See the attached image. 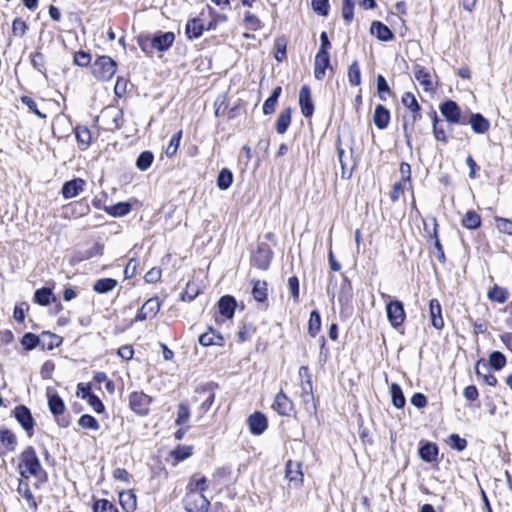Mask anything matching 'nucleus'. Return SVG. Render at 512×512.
Masks as SVG:
<instances>
[{"label": "nucleus", "mask_w": 512, "mask_h": 512, "mask_svg": "<svg viewBox=\"0 0 512 512\" xmlns=\"http://www.w3.org/2000/svg\"><path fill=\"white\" fill-rule=\"evenodd\" d=\"M175 40L173 32H159L153 37L150 35H140L137 38V43L141 50L146 54H152L153 50L166 51L168 50Z\"/></svg>", "instance_id": "1"}, {"label": "nucleus", "mask_w": 512, "mask_h": 512, "mask_svg": "<svg viewBox=\"0 0 512 512\" xmlns=\"http://www.w3.org/2000/svg\"><path fill=\"white\" fill-rule=\"evenodd\" d=\"M19 469L21 476L25 478L37 476L41 472V463L32 446H28L22 451L20 455Z\"/></svg>", "instance_id": "2"}, {"label": "nucleus", "mask_w": 512, "mask_h": 512, "mask_svg": "<svg viewBox=\"0 0 512 512\" xmlns=\"http://www.w3.org/2000/svg\"><path fill=\"white\" fill-rule=\"evenodd\" d=\"M116 62L109 56L99 57L92 65V74L101 81L110 80L116 73Z\"/></svg>", "instance_id": "3"}, {"label": "nucleus", "mask_w": 512, "mask_h": 512, "mask_svg": "<svg viewBox=\"0 0 512 512\" xmlns=\"http://www.w3.org/2000/svg\"><path fill=\"white\" fill-rule=\"evenodd\" d=\"M184 503L187 512H208L210 506L204 494L197 491L188 492Z\"/></svg>", "instance_id": "4"}, {"label": "nucleus", "mask_w": 512, "mask_h": 512, "mask_svg": "<svg viewBox=\"0 0 512 512\" xmlns=\"http://www.w3.org/2000/svg\"><path fill=\"white\" fill-rule=\"evenodd\" d=\"M386 313L389 323L394 329H398L405 321L406 314L403 303L399 300H392L386 305Z\"/></svg>", "instance_id": "5"}, {"label": "nucleus", "mask_w": 512, "mask_h": 512, "mask_svg": "<svg viewBox=\"0 0 512 512\" xmlns=\"http://www.w3.org/2000/svg\"><path fill=\"white\" fill-rule=\"evenodd\" d=\"M151 398L143 392H133L129 396L131 409L139 415H147Z\"/></svg>", "instance_id": "6"}, {"label": "nucleus", "mask_w": 512, "mask_h": 512, "mask_svg": "<svg viewBox=\"0 0 512 512\" xmlns=\"http://www.w3.org/2000/svg\"><path fill=\"white\" fill-rule=\"evenodd\" d=\"M13 413L14 417L22 426V428L27 432L29 436H32L35 422L32 417L31 411L26 406L19 405L15 407Z\"/></svg>", "instance_id": "7"}, {"label": "nucleus", "mask_w": 512, "mask_h": 512, "mask_svg": "<svg viewBox=\"0 0 512 512\" xmlns=\"http://www.w3.org/2000/svg\"><path fill=\"white\" fill-rule=\"evenodd\" d=\"M272 259V251L268 244L260 243L252 257L253 264L262 270L268 269Z\"/></svg>", "instance_id": "8"}, {"label": "nucleus", "mask_w": 512, "mask_h": 512, "mask_svg": "<svg viewBox=\"0 0 512 512\" xmlns=\"http://www.w3.org/2000/svg\"><path fill=\"white\" fill-rule=\"evenodd\" d=\"M161 302L157 297L148 299L140 308L135 317V321H144L154 318L159 312Z\"/></svg>", "instance_id": "9"}, {"label": "nucleus", "mask_w": 512, "mask_h": 512, "mask_svg": "<svg viewBox=\"0 0 512 512\" xmlns=\"http://www.w3.org/2000/svg\"><path fill=\"white\" fill-rule=\"evenodd\" d=\"M440 112L452 124L465 123L461 121V111L458 104L452 100L442 103L440 105Z\"/></svg>", "instance_id": "10"}, {"label": "nucleus", "mask_w": 512, "mask_h": 512, "mask_svg": "<svg viewBox=\"0 0 512 512\" xmlns=\"http://www.w3.org/2000/svg\"><path fill=\"white\" fill-rule=\"evenodd\" d=\"M85 184L86 182L81 178H75L65 182L61 190L62 196L65 199H71L78 196L84 191Z\"/></svg>", "instance_id": "11"}, {"label": "nucleus", "mask_w": 512, "mask_h": 512, "mask_svg": "<svg viewBox=\"0 0 512 512\" xmlns=\"http://www.w3.org/2000/svg\"><path fill=\"white\" fill-rule=\"evenodd\" d=\"M299 105L304 117H311L314 113V105L311 98L310 88L306 85L302 86L299 92Z\"/></svg>", "instance_id": "12"}, {"label": "nucleus", "mask_w": 512, "mask_h": 512, "mask_svg": "<svg viewBox=\"0 0 512 512\" xmlns=\"http://www.w3.org/2000/svg\"><path fill=\"white\" fill-rule=\"evenodd\" d=\"M330 66V57L328 51H318L315 56L314 74L315 78L322 80L325 77L326 69Z\"/></svg>", "instance_id": "13"}, {"label": "nucleus", "mask_w": 512, "mask_h": 512, "mask_svg": "<svg viewBox=\"0 0 512 512\" xmlns=\"http://www.w3.org/2000/svg\"><path fill=\"white\" fill-rule=\"evenodd\" d=\"M285 477L290 483L294 484L295 486L301 485L303 482V472L301 469V463L289 460L286 463Z\"/></svg>", "instance_id": "14"}, {"label": "nucleus", "mask_w": 512, "mask_h": 512, "mask_svg": "<svg viewBox=\"0 0 512 512\" xmlns=\"http://www.w3.org/2000/svg\"><path fill=\"white\" fill-rule=\"evenodd\" d=\"M215 399L214 393L209 389H198L194 396L195 402H201L200 417H202L212 406Z\"/></svg>", "instance_id": "15"}, {"label": "nucleus", "mask_w": 512, "mask_h": 512, "mask_svg": "<svg viewBox=\"0 0 512 512\" xmlns=\"http://www.w3.org/2000/svg\"><path fill=\"white\" fill-rule=\"evenodd\" d=\"M250 432L254 435H261L268 426L266 416L261 412H255L248 418Z\"/></svg>", "instance_id": "16"}, {"label": "nucleus", "mask_w": 512, "mask_h": 512, "mask_svg": "<svg viewBox=\"0 0 512 512\" xmlns=\"http://www.w3.org/2000/svg\"><path fill=\"white\" fill-rule=\"evenodd\" d=\"M402 104L412 112L411 127L421 118L420 110L421 107L411 92H406L402 96Z\"/></svg>", "instance_id": "17"}, {"label": "nucleus", "mask_w": 512, "mask_h": 512, "mask_svg": "<svg viewBox=\"0 0 512 512\" xmlns=\"http://www.w3.org/2000/svg\"><path fill=\"white\" fill-rule=\"evenodd\" d=\"M272 408L282 416H289L293 409V403L286 394L281 391L276 395Z\"/></svg>", "instance_id": "18"}, {"label": "nucleus", "mask_w": 512, "mask_h": 512, "mask_svg": "<svg viewBox=\"0 0 512 512\" xmlns=\"http://www.w3.org/2000/svg\"><path fill=\"white\" fill-rule=\"evenodd\" d=\"M337 155L342 168V177H350L354 167L351 155H347L341 147L340 139L337 140Z\"/></svg>", "instance_id": "19"}, {"label": "nucleus", "mask_w": 512, "mask_h": 512, "mask_svg": "<svg viewBox=\"0 0 512 512\" xmlns=\"http://www.w3.org/2000/svg\"><path fill=\"white\" fill-rule=\"evenodd\" d=\"M373 122H374L375 126L380 130L387 128V126L389 125V122H390L389 110L386 107H384L383 105H380V104L377 105L375 107L374 114H373Z\"/></svg>", "instance_id": "20"}, {"label": "nucleus", "mask_w": 512, "mask_h": 512, "mask_svg": "<svg viewBox=\"0 0 512 512\" xmlns=\"http://www.w3.org/2000/svg\"><path fill=\"white\" fill-rule=\"evenodd\" d=\"M469 124L476 134H484L490 128V122L480 113H472Z\"/></svg>", "instance_id": "21"}, {"label": "nucleus", "mask_w": 512, "mask_h": 512, "mask_svg": "<svg viewBox=\"0 0 512 512\" xmlns=\"http://www.w3.org/2000/svg\"><path fill=\"white\" fill-rule=\"evenodd\" d=\"M370 32L373 36L377 37L380 41H390L394 35L388 26L380 21H373L370 27Z\"/></svg>", "instance_id": "22"}, {"label": "nucleus", "mask_w": 512, "mask_h": 512, "mask_svg": "<svg viewBox=\"0 0 512 512\" xmlns=\"http://www.w3.org/2000/svg\"><path fill=\"white\" fill-rule=\"evenodd\" d=\"M431 324L436 329H442L444 320L441 314V305L437 299H432L429 304Z\"/></svg>", "instance_id": "23"}, {"label": "nucleus", "mask_w": 512, "mask_h": 512, "mask_svg": "<svg viewBox=\"0 0 512 512\" xmlns=\"http://www.w3.org/2000/svg\"><path fill=\"white\" fill-rule=\"evenodd\" d=\"M119 503L126 512H134L137 507V498L132 490L119 493Z\"/></svg>", "instance_id": "24"}, {"label": "nucleus", "mask_w": 512, "mask_h": 512, "mask_svg": "<svg viewBox=\"0 0 512 512\" xmlns=\"http://www.w3.org/2000/svg\"><path fill=\"white\" fill-rule=\"evenodd\" d=\"M204 31V24L201 19L193 18L189 20L185 27V33L189 39L199 38Z\"/></svg>", "instance_id": "25"}, {"label": "nucleus", "mask_w": 512, "mask_h": 512, "mask_svg": "<svg viewBox=\"0 0 512 512\" xmlns=\"http://www.w3.org/2000/svg\"><path fill=\"white\" fill-rule=\"evenodd\" d=\"M218 308L221 315L226 318H232L236 308V301L231 296H223L218 302Z\"/></svg>", "instance_id": "26"}, {"label": "nucleus", "mask_w": 512, "mask_h": 512, "mask_svg": "<svg viewBox=\"0 0 512 512\" xmlns=\"http://www.w3.org/2000/svg\"><path fill=\"white\" fill-rule=\"evenodd\" d=\"M47 396L50 412L56 417L62 415L65 411V404L62 398L58 394L50 392L47 393Z\"/></svg>", "instance_id": "27"}, {"label": "nucleus", "mask_w": 512, "mask_h": 512, "mask_svg": "<svg viewBox=\"0 0 512 512\" xmlns=\"http://www.w3.org/2000/svg\"><path fill=\"white\" fill-rule=\"evenodd\" d=\"M414 77L420 85L424 87L425 91H432L434 86L432 82L431 74L422 67H415Z\"/></svg>", "instance_id": "28"}, {"label": "nucleus", "mask_w": 512, "mask_h": 512, "mask_svg": "<svg viewBox=\"0 0 512 512\" xmlns=\"http://www.w3.org/2000/svg\"><path fill=\"white\" fill-rule=\"evenodd\" d=\"M419 456L425 462L432 463L437 460L438 447L434 443L427 442L420 447Z\"/></svg>", "instance_id": "29"}, {"label": "nucleus", "mask_w": 512, "mask_h": 512, "mask_svg": "<svg viewBox=\"0 0 512 512\" xmlns=\"http://www.w3.org/2000/svg\"><path fill=\"white\" fill-rule=\"evenodd\" d=\"M223 337L217 333L215 330L210 329L208 332L203 333L199 337V343L202 346H210V345H223Z\"/></svg>", "instance_id": "30"}, {"label": "nucleus", "mask_w": 512, "mask_h": 512, "mask_svg": "<svg viewBox=\"0 0 512 512\" xmlns=\"http://www.w3.org/2000/svg\"><path fill=\"white\" fill-rule=\"evenodd\" d=\"M252 295L257 302H264L267 299V283L262 280H252Z\"/></svg>", "instance_id": "31"}, {"label": "nucleus", "mask_w": 512, "mask_h": 512, "mask_svg": "<svg viewBox=\"0 0 512 512\" xmlns=\"http://www.w3.org/2000/svg\"><path fill=\"white\" fill-rule=\"evenodd\" d=\"M291 108L284 109L278 116L276 121V131L278 134L286 133L287 129L291 124Z\"/></svg>", "instance_id": "32"}, {"label": "nucleus", "mask_w": 512, "mask_h": 512, "mask_svg": "<svg viewBox=\"0 0 512 512\" xmlns=\"http://www.w3.org/2000/svg\"><path fill=\"white\" fill-rule=\"evenodd\" d=\"M117 284V280L113 278H102L94 283L93 290L98 294H105L112 291Z\"/></svg>", "instance_id": "33"}, {"label": "nucleus", "mask_w": 512, "mask_h": 512, "mask_svg": "<svg viewBox=\"0 0 512 512\" xmlns=\"http://www.w3.org/2000/svg\"><path fill=\"white\" fill-rule=\"evenodd\" d=\"M0 442L8 450L14 451L17 446L15 434L8 429H0Z\"/></svg>", "instance_id": "34"}, {"label": "nucleus", "mask_w": 512, "mask_h": 512, "mask_svg": "<svg viewBox=\"0 0 512 512\" xmlns=\"http://www.w3.org/2000/svg\"><path fill=\"white\" fill-rule=\"evenodd\" d=\"M105 211L113 217H123L130 213L131 204L128 202H119L115 205L105 207Z\"/></svg>", "instance_id": "35"}, {"label": "nucleus", "mask_w": 512, "mask_h": 512, "mask_svg": "<svg viewBox=\"0 0 512 512\" xmlns=\"http://www.w3.org/2000/svg\"><path fill=\"white\" fill-rule=\"evenodd\" d=\"M390 394L392 403L396 408L400 409L405 406L406 400L404 394L401 387L397 383H392L390 385Z\"/></svg>", "instance_id": "36"}, {"label": "nucleus", "mask_w": 512, "mask_h": 512, "mask_svg": "<svg viewBox=\"0 0 512 512\" xmlns=\"http://www.w3.org/2000/svg\"><path fill=\"white\" fill-rule=\"evenodd\" d=\"M207 488V480L203 476L193 475L188 483V492L197 491L203 493Z\"/></svg>", "instance_id": "37"}, {"label": "nucleus", "mask_w": 512, "mask_h": 512, "mask_svg": "<svg viewBox=\"0 0 512 512\" xmlns=\"http://www.w3.org/2000/svg\"><path fill=\"white\" fill-rule=\"evenodd\" d=\"M233 182V174L227 169L223 168L217 177V186L220 190H227Z\"/></svg>", "instance_id": "38"}, {"label": "nucleus", "mask_w": 512, "mask_h": 512, "mask_svg": "<svg viewBox=\"0 0 512 512\" xmlns=\"http://www.w3.org/2000/svg\"><path fill=\"white\" fill-rule=\"evenodd\" d=\"M488 298L498 303H505L508 299L507 289L494 285L488 292Z\"/></svg>", "instance_id": "39"}, {"label": "nucleus", "mask_w": 512, "mask_h": 512, "mask_svg": "<svg viewBox=\"0 0 512 512\" xmlns=\"http://www.w3.org/2000/svg\"><path fill=\"white\" fill-rule=\"evenodd\" d=\"M462 225L467 229H476L481 225V217L475 211H468L462 219Z\"/></svg>", "instance_id": "40"}, {"label": "nucleus", "mask_w": 512, "mask_h": 512, "mask_svg": "<svg viewBox=\"0 0 512 512\" xmlns=\"http://www.w3.org/2000/svg\"><path fill=\"white\" fill-rule=\"evenodd\" d=\"M243 23L245 28L250 31H258L263 27L262 21L249 11L244 14Z\"/></svg>", "instance_id": "41"}, {"label": "nucleus", "mask_w": 512, "mask_h": 512, "mask_svg": "<svg viewBox=\"0 0 512 512\" xmlns=\"http://www.w3.org/2000/svg\"><path fill=\"white\" fill-rule=\"evenodd\" d=\"M154 155L150 151H143L136 160V167L140 171H146L153 163Z\"/></svg>", "instance_id": "42"}, {"label": "nucleus", "mask_w": 512, "mask_h": 512, "mask_svg": "<svg viewBox=\"0 0 512 512\" xmlns=\"http://www.w3.org/2000/svg\"><path fill=\"white\" fill-rule=\"evenodd\" d=\"M321 329V317L320 314L314 310L310 314L308 321V333L310 336L315 337Z\"/></svg>", "instance_id": "43"}, {"label": "nucleus", "mask_w": 512, "mask_h": 512, "mask_svg": "<svg viewBox=\"0 0 512 512\" xmlns=\"http://www.w3.org/2000/svg\"><path fill=\"white\" fill-rule=\"evenodd\" d=\"M190 420V409L186 403H180L178 405L176 424L178 426L189 425Z\"/></svg>", "instance_id": "44"}, {"label": "nucleus", "mask_w": 512, "mask_h": 512, "mask_svg": "<svg viewBox=\"0 0 512 512\" xmlns=\"http://www.w3.org/2000/svg\"><path fill=\"white\" fill-rule=\"evenodd\" d=\"M376 87H377V92H378L379 98L382 101H386L387 95L392 94V91H391L386 79L381 74H379L376 78Z\"/></svg>", "instance_id": "45"}, {"label": "nucleus", "mask_w": 512, "mask_h": 512, "mask_svg": "<svg viewBox=\"0 0 512 512\" xmlns=\"http://www.w3.org/2000/svg\"><path fill=\"white\" fill-rule=\"evenodd\" d=\"M348 80L353 86H359L361 84V71L356 60L353 61L348 68Z\"/></svg>", "instance_id": "46"}, {"label": "nucleus", "mask_w": 512, "mask_h": 512, "mask_svg": "<svg viewBox=\"0 0 512 512\" xmlns=\"http://www.w3.org/2000/svg\"><path fill=\"white\" fill-rule=\"evenodd\" d=\"M93 512H118L117 507L107 499H98L94 501Z\"/></svg>", "instance_id": "47"}, {"label": "nucleus", "mask_w": 512, "mask_h": 512, "mask_svg": "<svg viewBox=\"0 0 512 512\" xmlns=\"http://www.w3.org/2000/svg\"><path fill=\"white\" fill-rule=\"evenodd\" d=\"M78 424L83 429H89L93 431H97L100 428L99 422L96 420V418L89 414L82 415L78 420Z\"/></svg>", "instance_id": "48"}, {"label": "nucleus", "mask_w": 512, "mask_h": 512, "mask_svg": "<svg viewBox=\"0 0 512 512\" xmlns=\"http://www.w3.org/2000/svg\"><path fill=\"white\" fill-rule=\"evenodd\" d=\"M433 120V134L438 141L447 142V136L442 124L439 123L436 112L431 114Z\"/></svg>", "instance_id": "49"}, {"label": "nucleus", "mask_w": 512, "mask_h": 512, "mask_svg": "<svg viewBox=\"0 0 512 512\" xmlns=\"http://www.w3.org/2000/svg\"><path fill=\"white\" fill-rule=\"evenodd\" d=\"M199 292V287L195 283L188 282L185 290L181 293V300L191 302L198 296Z\"/></svg>", "instance_id": "50"}, {"label": "nucleus", "mask_w": 512, "mask_h": 512, "mask_svg": "<svg viewBox=\"0 0 512 512\" xmlns=\"http://www.w3.org/2000/svg\"><path fill=\"white\" fill-rule=\"evenodd\" d=\"M489 364L495 370H500L506 365V357L499 351H494L489 356Z\"/></svg>", "instance_id": "51"}, {"label": "nucleus", "mask_w": 512, "mask_h": 512, "mask_svg": "<svg viewBox=\"0 0 512 512\" xmlns=\"http://www.w3.org/2000/svg\"><path fill=\"white\" fill-rule=\"evenodd\" d=\"M77 141L85 146H88L91 142V132L86 126H77L75 129Z\"/></svg>", "instance_id": "52"}, {"label": "nucleus", "mask_w": 512, "mask_h": 512, "mask_svg": "<svg viewBox=\"0 0 512 512\" xmlns=\"http://www.w3.org/2000/svg\"><path fill=\"white\" fill-rule=\"evenodd\" d=\"M51 295H52L51 289L42 288V289L36 290V292L34 294V299L38 304H40L42 306H46L50 303Z\"/></svg>", "instance_id": "53"}, {"label": "nucleus", "mask_w": 512, "mask_h": 512, "mask_svg": "<svg viewBox=\"0 0 512 512\" xmlns=\"http://www.w3.org/2000/svg\"><path fill=\"white\" fill-rule=\"evenodd\" d=\"M447 443L450 445L452 449L457 451H463L467 447V441L464 438H461L458 434H451L448 438Z\"/></svg>", "instance_id": "54"}, {"label": "nucleus", "mask_w": 512, "mask_h": 512, "mask_svg": "<svg viewBox=\"0 0 512 512\" xmlns=\"http://www.w3.org/2000/svg\"><path fill=\"white\" fill-rule=\"evenodd\" d=\"M181 137H182V131L180 130L176 134H174L173 137L171 138V140L165 150V153L168 157L173 156L177 152L179 145H180Z\"/></svg>", "instance_id": "55"}, {"label": "nucleus", "mask_w": 512, "mask_h": 512, "mask_svg": "<svg viewBox=\"0 0 512 512\" xmlns=\"http://www.w3.org/2000/svg\"><path fill=\"white\" fill-rule=\"evenodd\" d=\"M39 343L40 338L33 333H26L21 339V344L26 350L34 349Z\"/></svg>", "instance_id": "56"}, {"label": "nucleus", "mask_w": 512, "mask_h": 512, "mask_svg": "<svg viewBox=\"0 0 512 512\" xmlns=\"http://www.w3.org/2000/svg\"><path fill=\"white\" fill-rule=\"evenodd\" d=\"M354 3L353 0H343L342 5V17L347 22L350 23L354 16Z\"/></svg>", "instance_id": "57"}, {"label": "nucleus", "mask_w": 512, "mask_h": 512, "mask_svg": "<svg viewBox=\"0 0 512 512\" xmlns=\"http://www.w3.org/2000/svg\"><path fill=\"white\" fill-rule=\"evenodd\" d=\"M275 59L278 62L283 61L286 58V41L284 38H278L275 41Z\"/></svg>", "instance_id": "58"}, {"label": "nucleus", "mask_w": 512, "mask_h": 512, "mask_svg": "<svg viewBox=\"0 0 512 512\" xmlns=\"http://www.w3.org/2000/svg\"><path fill=\"white\" fill-rule=\"evenodd\" d=\"M313 10L321 15L326 16L329 11V3L328 0H312Z\"/></svg>", "instance_id": "59"}, {"label": "nucleus", "mask_w": 512, "mask_h": 512, "mask_svg": "<svg viewBox=\"0 0 512 512\" xmlns=\"http://www.w3.org/2000/svg\"><path fill=\"white\" fill-rule=\"evenodd\" d=\"M91 62V56L90 54L84 52V51H78L74 55V63L80 67H86Z\"/></svg>", "instance_id": "60"}, {"label": "nucleus", "mask_w": 512, "mask_h": 512, "mask_svg": "<svg viewBox=\"0 0 512 512\" xmlns=\"http://www.w3.org/2000/svg\"><path fill=\"white\" fill-rule=\"evenodd\" d=\"M27 30L26 23L21 20L20 18H17L12 23V32L15 36L22 37Z\"/></svg>", "instance_id": "61"}, {"label": "nucleus", "mask_w": 512, "mask_h": 512, "mask_svg": "<svg viewBox=\"0 0 512 512\" xmlns=\"http://www.w3.org/2000/svg\"><path fill=\"white\" fill-rule=\"evenodd\" d=\"M302 402L305 409L312 413L316 411L315 399L313 393L301 394Z\"/></svg>", "instance_id": "62"}, {"label": "nucleus", "mask_w": 512, "mask_h": 512, "mask_svg": "<svg viewBox=\"0 0 512 512\" xmlns=\"http://www.w3.org/2000/svg\"><path fill=\"white\" fill-rule=\"evenodd\" d=\"M288 287L291 295L293 296L294 302H298L299 298V280L296 276H292L288 279Z\"/></svg>", "instance_id": "63"}, {"label": "nucleus", "mask_w": 512, "mask_h": 512, "mask_svg": "<svg viewBox=\"0 0 512 512\" xmlns=\"http://www.w3.org/2000/svg\"><path fill=\"white\" fill-rule=\"evenodd\" d=\"M497 228L499 231L512 235V221L505 218H497Z\"/></svg>", "instance_id": "64"}]
</instances>
